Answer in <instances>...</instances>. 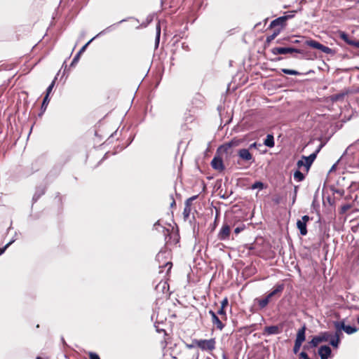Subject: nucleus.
Listing matches in <instances>:
<instances>
[{"label":"nucleus","mask_w":359,"mask_h":359,"mask_svg":"<svg viewBox=\"0 0 359 359\" xmlns=\"http://www.w3.org/2000/svg\"><path fill=\"white\" fill-rule=\"evenodd\" d=\"M236 161H233V165H242L244 163L252 164L255 161L252 154L248 148H242L236 151Z\"/></svg>","instance_id":"1"},{"label":"nucleus","mask_w":359,"mask_h":359,"mask_svg":"<svg viewBox=\"0 0 359 359\" xmlns=\"http://www.w3.org/2000/svg\"><path fill=\"white\" fill-rule=\"evenodd\" d=\"M271 53L273 55H282L293 53H302L300 50V47H293L287 45V46H276L271 49Z\"/></svg>","instance_id":"2"},{"label":"nucleus","mask_w":359,"mask_h":359,"mask_svg":"<svg viewBox=\"0 0 359 359\" xmlns=\"http://www.w3.org/2000/svg\"><path fill=\"white\" fill-rule=\"evenodd\" d=\"M288 45L293 47H300L303 48L305 46H308V42L309 40H313L311 38H306L304 36H297L290 35L287 36Z\"/></svg>","instance_id":"3"},{"label":"nucleus","mask_w":359,"mask_h":359,"mask_svg":"<svg viewBox=\"0 0 359 359\" xmlns=\"http://www.w3.org/2000/svg\"><path fill=\"white\" fill-rule=\"evenodd\" d=\"M195 344L202 351H212L215 348V338L209 339H195Z\"/></svg>","instance_id":"4"},{"label":"nucleus","mask_w":359,"mask_h":359,"mask_svg":"<svg viewBox=\"0 0 359 359\" xmlns=\"http://www.w3.org/2000/svg\"><path fill=\"white\" fill-rule=\"evenodd\" d=\"M316 158V154H311L309 156L302 155L301 156V158L298 160L297 162V167L298 168L304 167L306 170V172H308Z\"/></svg>","instance_id":"5"},{"label":"nucleus","mask_w":359,"mask_h":359,"mask_svg":"<svg viewBox=\"0 0 359 359\" xmlns=\"http://www.w3.org/2000/svg\"><path fill=\"white\" fill-rule=\"evenodd\" d=\"M308 46L316 50H318L322 53L330 54L334 55L336 53V50L334 49L330 48L328 46L323 45L320 43L318 41L315 39L309 40L308 42Z\"/></svg>","instance_id":"6"},{"label":"nucleus","mask_w":359,"mask_h":359,"mask_svg":"<svg viewBox=\"0 0 359 359\" xmlns=\"http://www.w3.org/2000/svg\"><path fill=\"white\" fill-rule=\"evenodd\" d=\"M210 165L212 169L219 172H222L226 169L224 161L221 155V152L217 153V149L216 150V153L210 162Z\"/></svg>","instance_id":"7"},{"label":"nucleus","mask_w":359,"mask_h":359,"mask_svg":"<svg viewBox=\"0 0 359 359\" xmlns=\"http://www.w3.org/2000/svg\"><path fill=\"white\" fill-rule=\"evenodd\" d=\"M285 289V284L283 283H276L273 287L267 292L266 297L271 302L273 299L278 298Z\"/></svg>","instance_id":"8"},{"label":"nucleus","mask_w":359,"mask_h":359,"mask_svg":"<svg viewBox=\"0 0 359 359\" xmlns=\"http://www.w3.org/2000/svg\"><path fill=\"white\" fill-rule=\"evenodd\" d=\"M242 140L233 137L231 140L223 143L217 147V153L226 151V149H232L233 147H238L242 143Z\"/></svg>","instance_id":"9"},{"label":"nucleus","mask_w":359,"mask_h":359,"mask_svg":"<svg viewBox=\"0 0 359 359\" xmlns=\"http://www.w3.org/2000/svg\"><path fill=\"white\" fill-rule=\"evenodd\" d=\"M230 235L231 226L226 222H224L217 234V238L219 241H226L229 239Z\"/></svg>","instance_id":"10"},{"label":"nucleus","mask_w":359,"mask_h":359,"mask_svg":"<svg viewBox=\"0 0 359 359\" xmlns=\"http://www.w3.org/2000/svg\"><path fill=\"white\" fill-rule=\"evenodd\" d=\"M285 19V17L283 16L276 18L270 22L268 29H280V32H282L283 28L287 25V22Z\"/></svg>","instance_id":"11"},{"label":"nucleus","mask_w":359,"mask_h":359,"mask_svg":"<svg viewBox=\"0 0 359 359\" xmlns=\"http://www.w3.org/2000/svg\"><path fill=\"white\" fill-rule=\"evenodd\" d=\"M93 41V39H90L87 43H86L81 48L80 50L76 53V54L73 57L70 65L69 68L74 67L78 63V62L80 60L81 55L86 51L88 46L90 45V43Z\"/></svg>","instance_id":"12"},{"label":"nucleus","mask_w":359,"mask_h":359,"mask_svg":"<svg viewBox=\"0 0 359 359\" xmlns=\"http://www.w3.org/2000/svg\"><path fill=\"white\" fill-rule=\"evenodd\" d=\"M346 318H342V319L339 320L340 324L341 325V328L346 334L351 335V334H353L358 331L359 328L357 327L355 325H346Z\"/></svg>","instance_id":"13"},{"label":"nucleus","mask_w":359,"mask_h":359,"mask_svg":"<svg viewBox=\"0 0 359 359\" xmlns=\"http://www.w3.org/2000/svg\"><path fill=\"white\" fill-rule=\"evenodd\" d=\"M131 18H124L120 21H118V22L116 23H114L107 27H106L104 29L102 30L101 32H100L97 34H96L95 36H93L91 39L95 40L96 38L97 37H100L102 35H104L106 34L107 33H109L110 32H111L112 30H114L118 25L124 22H126L128 21L129 19H130Z\"/></svg>","instance_id":"14"},{"label":"nucleus","mask_w":359,"mask_h":359,"mask_svg":"<svg viewBox=\"0 0 359 359\" xmlns=\"http://www.w3.org/2000/svg\"><path fill=\"white\" fill-rule=\"evenodd\" d=\"M318 354L320 359H328L332 355V349L329 345H322L318 350Z\"/></svg>","instance_id":"15"},{"label":"nucleus","mask_w":359,"mask_h":359,"mask_svg":"<svg viewBox=\"0 0 359 359\" xmlns=\"http://www.w3.org/2000/svg\"><path fill=\"white\" fill-rule=\"evenodd\" d=\"M271 71L277 74L278 75H281L282 73L287 75H292V76H300L303 75L302 72H300L295 69H287V68H282V69H271Z\"/></svg>","instance_id":"16"},{"label":"nucleus","mask_w":359,"mask_h":359,"mask_svg":"<svg viewBox=\"0 0 359 359\" xmlns=\"http://www.w3.org/2000/svg\"><path fill=\"white\" fill-rule=\"evenodd\" d=\"M224 154V162L226 165H233V161H236L234 158L236 156V153L233 149H226V151H221V155Z\"/></svg>","instance_id":"17"},{"label":"nucleus","mask_w":359,"mask_h":359,"mask_svg":"<svg viewBox=\"0 0 359 359\" xmlns=\"http://www.w3.org/2000/svg\"><path fill=\"white\" fill-rule=\"evenodd\" d=\"M280 29H273L272 34L266 36L264 43V49L270 46L271 43L280 34Z\"/></svg>","instance_id":"18"},{"label":"nucleus","mask_w":359,"mask_h":359,"mask_svg":"<svg viewBox=\"0 0 359 359\" xmlns=\"http://www.w3.org/2000/svg\"><path fill=\"white\" fill-rule=\"evenodd\" d=\"M306 325L305 323L297 330L295 340L297 342L303 344L306 340Z\"/></svg>","instance_id":"19"},{"label":"nucleus","mask_w":359,"mask_h":359,"mask_svg":"<svg viewBox=\"0 0 359 359\" xmlns=\"http://www.w3.org/2000/svg\"><path fill=\"white\" fill-rule=\"evenodd\" d=\"M333 326L334 327V332L332 333V335L338 337L342 340L344 337L343 330L341 328V325L340 324L339 320H334L332 322Z\"/></svg>","instance_id":"20"},{"label":"nucleus","mask_w":359,"mask_h":359,"mask_svg":"<svg viewBox=\"0 0 359 359\" xmlns=\"http://www.w3.org/2000/svg\"><path fill=\"white\" fill-rule=\"evenodd\" d=\"M46 193V187L39 186L36 188L35 193L32 197V204L31 208L32 209L34 203H35L43 195Z\"/></svg>","instance_id":"21"},{"label":"nucleus","mask_w":359,"mask_h":359,"mask_svg":"<svg viewBox=\"0 0 359 359\" xmlns=\"http://www.w3.org/2000/svg\"><path fill=\"white\" fill-rule=\"evenodd\" d=\"M282 332L281 327L278 325H270L264 327V333L267 335L278 334Z\"/></svg>","instance_id":"22"},{"label":"nucleus","mask_w":359,"mask_h":359,"mask_svg":"<svg viewBox=\"0 0 359 359\" xmlns=\"http://www.w3.org/2000/svg\"><path fill=\"white\" fill-rule=\"evenodd\" d=\"M318 344L319 343L316 337L314 335L311 336V340L308 341L304 345H303V350L309 351L311 348L317 347Z\"/></svg>","instance_id":"23"},{"label":"nucleus","mask_w":359,"mask_h":359,"mask_svg":"<svg viewBox=\"0 0 359 359\" xmlns=\"http://www.w3.org/2000/svg\"><path fill=\"white\" fill-rule=\"evenodd\" d=\"M300 50L302 51V53H298L297 54L302 55V57L300 59H305V60H315L317 58V54L316 53H312L311 51L305 50L303 48H300Z\"/></svg>","instance_id":"24"},{"label":"nucleus","mask_w":359,"mask_h":359,"mask_svg":"<svg viewBox=\"0 0 359 359\" xmlns=\"http://www.w3.org/2000/svg\"><path fill=\"white\" fill-rule=\"evenodd\" d=\"M296 225H297V229L299 231V234L301 236H304L307 234V233H308L307 224L304 222H302L301 220L297 219Z\"/></svg>","instance_id":"25"},{"label":"nucleus","mask_w":359,"mask_h":359,"mask_svg":"<svg viewBox=\"0 0 359 359\" xmlns=\"http://www.w3.org/2000/svg\"><path fill=\"white\" fill-rule=\"evenodd\" d=\"M318 343L327 341L331 337V333L328 331L320 332L318 334L314 335Z\"/></svg>","instance_id":"26"},{"label":"nucleus","mask_w":359,"mask_h":359,"mask_svg":"<svg viewBox=\"0 0 359 359\" xmlns=\"http://www.w3.org/2000/svg\"><path fill=\"white\" fill-rule=\"evenodd\" d=\"M358 142H359V139L357 140L353 143L351 144L344 151V153L342 154L341 156L340 157V158L339 160L340 161L341 158H343L346 155L351 156L353 157L355 154V151H351V149H353L356 146V144H358Z\"/></svg>","instance_id":"27"},{"label":"nucleus","mask_w":359,"mask_h":359,"mask_svg":"<svg viewBox=\"0 0 359 359\" xmlns=\"http://www.w3.org/2000/svg\"><path fill=\"white\" fill-rule=\"evenodd\" d=\"M339 38L343 40L346 44L352 46L354 39H351L349 34L344 31L339 32Z\"/></svg>","instance_id":"28"},{"label":"nucleus","mask_w":359,"mask_h":359,"mask_svg":"<svg viewBox=\"0 0 359 359\" xmlns=\"http://www.w3.org/2000/svg\"><path fill=\"white\" fill-rule=\"evenodd\" d=\"M50 98L48 97V96H44L41 102L40 112L38 114V116L41 117L43 115L46 111L47 107L50 102Z\"/></svg>","instance_id":"29"},{"label":"nucleus","mask_w":359,"mask_h":359,"mask_svg":"<svg viewBox=\"0 0 359 359\" xmlns=\"http://www.w3.org/2000/svg\"><path fill=\"white\" fill-rule=\"evenodd\" d=\"M311 208V212H315L317 214V215L318 216V219L316 222L320 223L321 222V217H320V204L318 202H317L316 198L313 199Z\"/></svg>","instance_id":"30"},{"label":"nucleus","mask_w":359,"mask_h":359,"mask_svg":"<svg viewBox=\"0 0 359 359\" xmlns=\"http://www.w3.org/2000/svg\"><path fill=\"white\" fill-rule=\"evenodd\" d=\"M263 144L269 148H273L275 145L274 137L273 134H267L264 140Z\"/></svg>","instance_id":"31"},{"label":"nucleus","mask_w":359,"mask_h":359,"mask_svg":"<svg viewBox=\"0 0 359 359\" xmlns=\"http://www.w3.org/2000/svg\"><path fill=\"white\" fill-rule=\"evenodd\" d=\"M229 304V301L226 297H225L222 301L221 302V306L220 308L217 310V313L219 316H226V307Z\"/></svg>","instance_id":"32"},{"label":"nucleus","mask_w":359,"mask_h":359,"mask_svg":"<svg viewBox=\"0 0 359 359\" xmlns=\"http://www.w3.org/2000/svg\"><path fill=\"white\" fill-rule=\"evenodd\" d=\"M341 342V339L335 337L331 334V337L329 338V344L332 346L333 348H338Z\"/></svg>","instance_id":"33"},{"label":"nucleus","mask_w":359,"mask_h":359,"mask_svg":"<svg viewBox=\"0 0 359 359\" xmlns=\"http://www.w3.org/2000/svg\"><path fill=\"white\" fill-rule=\"evenodd\" d=\"M267 187V185L262 182V181L257 180L254 183H252L250 186V189H259V191H262Z\"/></svg>","instance_id":"34"},{"label":"nucleus","mask_w":359,"mask_h":359,"mask_svg":"<svg viewBox=\"0 0 359 359\" xmlns=\"http://www.w3.org/2000/svg\"><path fill=\"white\" fill-rule=\"evenodd\" d=\"M168 255H169V252L165 249H161L156 256V261L161 263Z\"/></svg>","instance_id":"35"},{"label":"nucleus","mask_w":359,"mask_h":359,"mask_svg":"<svg viewBox=\"0 0 359 359\" xmlns=\"http://www.w3.org/2000/svg\"><path fill=\"white\" fill-rule=\"evenodd\" d=\"M300 168L296 169L294 172L293 176L294 179L296 182H300L305 180L306 175L302 172L299 170Z\"/></svg>","instance_id":"36"},{"label":"nucleus","mask_w":359,"mask_h":359,"mask_svg":"<svg viewBox=\"0 0 359 359\" xmlns=\"http://www.w3.org/2000/svg\"><path fill=\"white\" fill-rule=\"evenodd\" d=\"M348 93V91H346V92H341V93H337V94L332 95L330 97V100L333 102L343 100L344 97Z\"/></svg>","instance_id":"37"},{"label":"nucleus","mask_w":359,"mask_h":359,"mask_svg":"<svg viewBox=\"0 0 359 359\" xmlns=\"http://www.w3.org/2000/svg\"><path fill=\"white\" fill-rule=\"evenodd\" d=\"M255 302H257L259 306L260 309L265 308L270 301L268 299V298L265 296L264 298H255Z\"/></svg>","instance_id":"38"},{"label":"nucleus","mask_w":359,"mask_h":359,"mask_svg":"<svg viewBox=\"0 0 359 359\" xmlns=\"http://www.w3.org/2000/svg\"><path fill=\"white\" fill-rule=\"evenodd\" d=\"M212 322L215 325H216L217 328L219 330H222L225 326V325L218 318L217 315L212 318Z\"/></svg>","instance_id":"39"},{"label":"nucleus","mask_w":359,"mask_h":359,"mask_svg":"<svg viewBox=\"0 0 359 359\" xmlns=\"http://www.w3.org/2000/svg\"><path fill=\"white\" fill-rule=\"evenodd\" d=\"M56 80H57V76L53 79V80L51 81V83L47 87V88L46 90V94L44 96H48V97H50V94L51 93L53 88H54V86L55 85Z\"/></svg>","instance_id":"40"},{"label":"nucleus","mask_w":359,"mask_h":359,"mask_svg":"<svg viewBox=\"0 0 359 359\" xmlns=\"http://www.w3.org/2000/svg\"><path fill=\"white\" fill-rule=\"evenodd\" d=\"M297 13L296 10L289 11L284 13V15H282L283 17H285V20L287 22L288 20L292 19Z\"/></svg>","instance_id":"41"},{"label":"nucleus","mask_w":359,"mask_h":359,"mask_svg":"<svg viewBox=\"0 0 359 359\" xmlns=\"http://www.w3.org/2000/svg\"><path fill=\"white\" fill-rule=\"evenodd\" d=\"M276 43L279 44L280 45L279 46H287L288 45L287 36L281 38V39H278L276 41Z\"/></svg>","instance_id":"42"},{"label":"nucleus","mask_w":359,"mask_h":359,"mask_svg":"<svg viewBox=\"0 0 359 359\" xmlns=\"http://www.w3.org/2000/svg\"><path fill=\"white\" fill-rule=\"evenodd\" d=\"M198 197V194L197 195H194V196H192L191 197H189V198H187L186 201H185V203H184V205L185 206H189L191 208V203L196 200Z\"/></svg>","instance_id":"43"},{"label":"nucleus","mask_w":359,"mask_h":359,"mask_svg":"<svg viewBox=\"0 0 359 359\" xmlns=\"http://www.w3.org/2000/svg\"><path fill=\"white\" fill-rule=\"evenodd\" d=\"M190 213H191V208L189 206H184L183 213H182L184 220H187L189 217Z\"/></svg>","instance_id":"44"},{"label":"nucleus","mask_w":359,"mask_h":359,"mask_svg":"<svg viewBox=\"0 0 359 359\" xmlns=\"http://www.w3.org/2000/svg\"><path fill=\"white\" fill-rule=\"evenodd\" d=\"M351 208V205L350 203H345V204L342 205L340 208V213L341 214L346 213Z\"/></svg>","instance_id":"45"},{"label":"nucleus","mask_w":359,"mask_h":359,"mask_svg":"<svg viewBox=\"0 0 359 359\" xmlns=\"http://www.w3.org/2000/svg\"><path fill=\"white\" fill-rule=\"evenodd\" d=\"M302 343H299V342H297V341H294V344L293 349H292L293 353L294 354L298 353L299 350H300V348H301V347H302Z\"/></svg>","instance_id":"46"},{"label":"nucleus","mask_w":359,"mask_h":359,"mask_svg":"<svg viewBox=\"0 0 359 359\" xmlns=\"http://www.w3.org/2000/svg\"><path fill=\"white\" fill-rule=\"evenodd\" d=\"M330 189H331V191L333 193L337 194L340 195L341 196H343L344 195V194H345L344 190L342 189H336V188H334V187L332 186L330 187Z\"/></svg>","instance_id":"47"},{"label":"nucleus","mask_w":359,"mask_h":359,"mask_svg":"<svg viewBox=\"0 0 359 359\" xmlns=\"http://www.w3.org/2000/svg\"><path fill=\"white\" fill-rule=\"evenodd\" d=\"M245 229V225L242 224H240L238 225V226H236L234 230H233V232L236 235H238V233H240L241 232H242L244 229Z\"/></svg>","instance_id":"48"},{"label":"nucleus","mask_w":359,"mask_h":359,"mask_svg":"<svg viewBox=\"0 0 359 359\" xmlns=\"http://www.w3.org/2000/svg\"><path fill=\"white\" fill-rule=\"evenodd\" d=\"M218 222H219V213H217L215 220H214V222L210 226L211 231H215V229H216V227L218 224Z\"/></svg>","instance_id":"49"},{"label":"nucleus","mask_w":359,"mask_h":359,"mask_svg":"<svg viewBox=\"0 0 359 359\" xmlns=\"http://www.w3.org/2000/svg\"><path fill=\"white\" fill-rule=\"evenodd\" d=\"M261 147H262V144L258 143V142H253V143H252V144H250L249 145L248 149H249L250 150H251V149H258V150H259V148H260Z\"/></svg>","instance_id":"50"},{"label":"nucleus","mask_w":359,"mask_h":359,"mask_svg":"<svg viewBox=\"0 0 359 359\" xmlns=\"http://www.w3.org/2000/svg\"><path fill=\"white\" fill-rule=\"evenodd\" d=\"M88 357L89 359H101L100 355L97 353L93 351H90L88 353Z\"/></svg>","instance_id":"51"},{"label":"nucleus","mask_w":359,"mask_h":359,"mask_svg":"<svg viewBox=\"0 0 359 359\" xmlns=\"http://www.w3.org/2000/svg\"><path fill=\"white\" fill-rule=\"evenodd\" d=\"M166 266L168 267V270H167V273H168L171 270V268L172 266V263L171 262H166L163 263V264L162 266H159V268H163V267H166Z\"/></svg>","instance_id":"52"},{"label":"nucleus","mask_w":359,"mask_h":359,"mask_svg":"<svg viewBox=\"0 0 359 359\" xmlns=\"http://www.w3.org/2000/svg\"><path fill=\"white\" fill-rule=\"evenodd\" d=\"M299 358L300 359H311L309 357L308 354L306 353V351L303 350L299 353Z\"/></svg>","instance_id":"53"},{"label":"nucleus","mask_w":359,"mask_h":359,"mask_svg":"<svg viewBox=\"0 0 359 359\" xmlns=\"http://www.w3.org/2000/svg\"><path fill=\"white\" fill-rule=\"evenodd\" d=\"M312 219H313V217L309 216L308 215H303L299 220H301L302 222H304L307 224V222Z\"/></svg>","instance_id":"54"},{"label":"nucleus","mask_w":359,"mask_h":359,"mask_svg":"<svg viewBox=\"0 0 359 359\" xmlns=\"http://www.w3.org/2000/svg\"><path fill=\"white\" fill-rule=\"evenodd\" d=\"M325 142L320 143L318 147L316 148V149L312 153L316 154V156H318V153L320 151L322 148L325 145Z\"/></svg>","instance_id":"55"},{"label":"nucleus","mask_w":359,"mask_h":359,"mask_svg":"<svg viewBox=\"0 0 359 359\" xmlns=\"http://www.w3.org/2000/svg\"><path fill=\"white\" fill-rule=\"evenodd\" d=\"M160 38H161V36H159L158 34L156 35V36H155V43H154L155 49H157L158 48L159 43H160Z\"/></svg>","instance_id":"56"},{"label":"nucleus","mask_w":359,"mask_h":359,"mask_svg":"<svg viewBox=\"0 0 359 359\" xmlns=\"http://www.w3.org/2000/svg\"><path fill=\"white\" fill-rule=\"evenodd\" d=\"M186 347L189 349L194 348L195 347H197V345L195 344V339L192 340L191 344H186Z\"/></svg>","instance_id":"57"},{"label":"nucleus","mask_w":359,"mask_h":359,"mask_svg":"<svg viewBox=\"0 0 359 359\" xmlns=\"http://www.w3.org/2000/svg\"><path fill=\"white\" fill-rule=\"evenodd\" d=\"M276 56L277 57L269 59V60L271 62H276L280 61L283 59V57L280 55H276Z\"/></svg>","instance_id":"58"},{"label":"nucleus","mask_w":359,"mask_h":359,"mask_svg":"<svg viewBox=\"0 0 359 359\" xmlns=\"http://www.w3.org/2000/svg\"><path fill=\"white\" fill-rule=\"evenodd\" d=\"M339 161V160H338L334 164H333L331 167V168L330 169L329 172H328V174L334 172L337 169V165L338 163V162Z\"/></svg>","instance_id":"59"},{"label":"nucleus","mask_w":359,"mask_h":359,"mask_svg":"<svg viewBox=\"0 0 359 359\" xmlns=\"http://www.w3.org/2000/svg\"><path fill=\"white\" fill-rule=\"evenodd\" d=\"M179 242H180V235L178 233H177L175 235H174L173 243H174V244H177Z\"/></svg>","instance_id":"60"},{"label":"nucleus","mask_w":359,"mask_h":359,"mask_svg":"<svg viewBox=\"0 0 359 359\" xmlns=\"http://www.w3.org/2000/svg\"><path fill=\"white\" fill-rule=\"evenodd\" d=\"M8 248V245H5L4 246L0 248V256L2 255Z\"/></svg>","instance_id":"61"},{"label":"nucleus","mask_w":359,"mask_h":359,"mask_svg":"<svg viewBox=\"0 0 359 359\" xmlns=\"http://www.w3.org/2000/svg\"><path fill=\"white\" fill-rule=\"evenodd\" d=\"M297 194H296V193L292 194V202H291L290 206L293 205L295 203L296 200H297Z\"/></svg>","instance_id":"62"},{"label":"nucleus","mask_w":359,"mask_h":359,"mask_svg":"<svg viewBox=\"0 0 359 359\" xmlns=\"http://www.w3.org/2000/svg\"><path fill=\"white\" fill-rule=\"evenodd\" d=\"M135 136L134 135H130V137L128 139V143L126 144V147H128L134 140Z\"/></svg>","instance_id":"63"},{"label":"nucleus","mask_w":359,"mask_h":359,"mask_svg":"<svg viewBox=\"0 0 359 359\" xmlns=\"http://www.w3.org/2000/svg\"><path fill=\"white\" fill-rule=\"evenodd\" d=\"M351 46L359 48V40L354 39Z\"/></svg>","instance_id":"64"}]
</instances>
